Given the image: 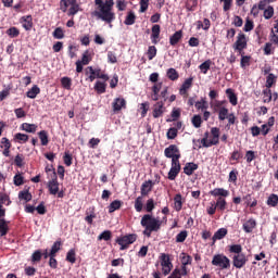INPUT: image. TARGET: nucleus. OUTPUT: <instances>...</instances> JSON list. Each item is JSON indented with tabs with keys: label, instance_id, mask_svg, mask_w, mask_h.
I'll return each instance as SVG.
<instances>
[{
	"label": "nucleus",
	"instance_id": "45",
	"mask_svg": "<svg viewBox=\"0 0 278 278\" xmlns=\"http://www.w3.org/2000/svg\"><path fill=\"white\" fill-rule=\"evenodd\" d=\"M212 66V60H206L202 64L199 65V68L203 75H207V71H210Z\"/></svg>",
	"mask_w": 278,
	"mask_h": 278
},
{
	"label": "nucleus",
	"instance_id": "46",
	"mask_svg": "<svg viewBox=\"0 0 278 278\" xmlns=\"http://www.w3.org/2000/svg\"><path fill=\"white\" fill-rule=\"evenodd\" d=\"M79 62L83 63L84 66H88V64H90V62H92V56L90 55V51L86 50L83 53L81 60Z\"/></svg>",
	"mask_w": 278,
	"mask_h": 278
},
{
	"label": "nucleus",
	"instance_id": "53",
	"mask_svg": "<svg viewBox=\"0 0 278 278\" xmlns=\"http://www.w3.org/2000/svg\"><path fill=\"white\" fill-rule=\"evenodd\" d=\"M197 5H199V0H188L186 9L188 12H194V10H197Z\"/></svg>",
	"mask_w": 278,
	"mask_h": 278
},
{
	"label": "nucleus",
	"instance_id": "6",
	"mask_svg": "<svg viewBox=\"0 0 278 278\" xmlns=\"http://www.w3.org/2000/svg\"><path fill=\"white\" fill-rule=\"evenodd\" d=\"M138 240V235L130 233L125 235L116 240L117 244H119V251H127L129 249V244H134Z\"/></svg>",
	"mask_w": 278,
	"mask_h": 278
},
{
	"label": "nucleus",
	"instance_id": "25",
	"mask_svg": "<svg viewBox=\"0 0 278 278\" xmlns=\"http://www.w3.org/2000/svg\"><path fill=\"white\" fill-rule=\"evenodd\" d=\"M160 31L161 27L160 25L155 24L152 26V34H151V40L153 45H157L160 42Z\"/></svg>",
	"mask_w": 278,
	"mask_h": 278
},
{
	"label": "nucleus",
	"instance_id": "37",
	"mask_svg": "<svg viewBox=\"0 0 278 278\" xmlns=\"http://www.w3.org/2000/svg\"><path fill=\"white\" fill-rule=\"evenodd\" d=\"M244 157V154L242 153V150H235L230 154V162H240Z\"/></svg>",
	"mask_w": 278,
	"mask_h": 278
},
{
	"label": "nucleus",
	"instance_id": "60",
	"mask_svg": "<svg viewBox=\"0 0 278 278\" xmlns=\"http://www.w3.org/2000/svg\"><path fill=\"white\" fill-rule=\"evenodd\" d=\"M142 197H143V195H139V197L135 200V210H136V212H142V207H143Z\"/></svg>",
	"mask_w": 278,
	"mask_h": 278
},
{
	"label": "nucleus",
	"instance_id": "49",
	"mask_svg": "<svg viewBox=\"0 0 278 278\" xmlns=\"http://www.w3.org/2000/svg\"><path fill=\"white\" fill-rule=\"evenodd\" d=\"M207 138H210V131H205L204 137L201 140H197V142L201 143L200 146H198V149H202V147L204 149H206L207 146H205V144H208V142H210V140Z\"/></svg>",
	"mask_w": 278,
	"mask_h": 278
},
{
	"label": "nucleus",
	"instance_id": "54",
	"mask_svg": "<svg viewBox=\"0 0 278 278\" xmlns=\"http://www.w3.org/2000/svg\"><path fill=\"white\" fill-rule=\"evenodd\" d=\"M210 108V104H207V101L205 99H201V101L195 102V109L201 110L204 112V110H207Z\"/></svg>",
	"mask_w": 278,
	"mask_h": 278
},
{
	"label": "nucleus",
	"instance_id": "62",
	"mask_svg": "<svg viewBox=\"0 0 278 278\" xmlns=\"http://www.w3.org/2000/svg\"><path fill=\"white\" fill-rule=\"evenodd\" d=\"M40 260H42V251L37 250L31 255V262L36 264V262H40Z\"/></svg>",
	"mask_w": 278,
	"mask_h": 278
},
{
	"label": "nucleus",
	"instance_id": "58",
	"mask_svg": "<svg viewBox=\"0 0 278 278\" xmlns=\"http://www.w3.org/2000/svg\"><path fill=\"white\" fill-rule=\"evenodd\" d=\"M191 123L195 129H199V127H201L203 124V119L201 118V115H194L191 119Z\"/></svg>",
	"mask_w": 278,
	"mask_h": 278
},
{
	"label": "nucleus",
	"instance_id": "26",
	"mask_svg": "<svg viewBox=\"0 0 278 278\" xmlns=\"http://www.w3.org/2000/svg\"><path fill=\"white\" fill-rule=\"evenodd\" d=\"M228 233V230L227 228H219L215 233L214 236L212 237V244H216V240H223V238H225V236H227Z\"/></svg>",
	"mask_w": 278,
	"mask_h": 278
},
{
	"label": "nucleus",
	"instance_id": "1",
	"mask_svg": "<svg viewBox=\"0 0 278 278\" xmlns=\"http://www.w3.org/2000/svg\"><path fill=\"white\" fill-rule=\"evenodd\" d=\"M96 10L91 12V16L98 21H103L106 25L112 27V23L116 21V13H114V0H94Z\"/></svg>",
	"mask_w": 278,
	"mask_h": 278
},
{
	"label": "nucleus",
	"instance_id": "20",
	"mask_svg": "<svg viewBox=\"0 0 278 278\" xmlns=\"http://www.w3.org/2000/svg\"><path fill=\"white\" fill-rule=\"evenodd\" d=\"M194 170H199V164L194 162L186 163L184 167L185 175H188V177H190L191 175H194Z\"/></svg>",
	"mask_w": 278,
	"mask_h": 278
},
{
	"label": "nucleus",
	"instance_id": "3",
	"mask_svg": "<svg viewBox=\"0 0 278 278\" xmlns=\"http://www.w3.org/2000/svg\"><path fill=\"white\" fill-rule=\"evenodd\" d=\"M60 10L63 13L67 12V16H75L79 12V3L77 0H60Z\"/></svg>",
	"mask_w": 278,
	"mask_h": 278
},
{
	"label": "nucleus",
	"instance_id": "4",
	"mask_svg": "<svg viewBox=\"0 0 278 278\" xmlns=\"http://www.w3.org/2000/svg\"><path fill=\"white\" fill-rule=\"evenodd\" d=\"M247 47H249V40L247 39V35L242 31L238 33L237 39L232 45V49H235V51H238L240 55H244V49H247Z\"/></svg>",
	"mask_w": 278,
	"mask_h": 278
},
{
	"label": "nucleus",
	"instance_id": "52",
	"mask_svg": "<svg viewBox=\"0 0 278 278\" xmlns=\"http://www.w3.org/2000/svg\"><path fill=\"white\" fill-rule=\"evenodd\" d=\"M66 262H70V264H75L77 262V257L75 254V250L71 249L66 254Z\"/></svg>",
	"mask_w": 278,
	"mask_h": 278
},
{
	"label": "nucleus",
	"instance_id": "39",
	"mask_svg": "<svg viewBox=\"0 0 278 278\" xmlns=\"http://www.w3.org/2000/svg\"><path fill=\"white\" fill-rule=\"evenodd\" d=\"M266 204H267L269 207H277V205H278V195L275 194V193H271V194L267 198Z\"/></svg>",
	"mask_w": 278,
	"mask_h": 278
},
{
	"label": "nucleus",
	"instance_id": "30",
	"mask_svg": "<svg viewBox=\"0 0 278 278\" xmlns=\"http://www.w3.org/2000/svg\"><path fill=\"white\" fill-rule=\"evenodd\" d=\"M182 207H184V201L181 198V193H178L174 197V210L176 212H181Z\"/></svg>",
	"mask_w": 278,
	"mask_h": 278
},
{
	"label": "nucleus",
	"instance_id": "2",
	"mask_svg": "<svg viewBox=\"0 0 278 278\" xmlns=\"http://www.w3.org/2000/svg\"><path fill=\"white\" fill-rule=\"evenodd\" d=\"M141 227L144 228L143 236L151 238V233L157 232L162 229V220L155 218L151 214H146L141 217Z\"/></svg>",
	"mask_w": 278,
	"mask_h": 278
},
{
	"label": "nucleus",
	"instance_id": "43",
	"mask_svg": "<svg viewBox=\"0 0 278 278\" xmlns=\"http://www.w3.org/2000/svg\"><path fill=\"white\" fill-rule=\"evenodd\" d=\"M15 142L25 143L29 140V135H25L23 132H17L14 135Z\"/></svg>",
	"mask_w": 278,
	"mask_h": 278
},
{
	"label": "nucleus",
	"instance_id": "7",
	"mask_svg": "<svg viewBox=\"0 0 278 278\" xmlns=\"http://www.w3.org/2000/svg\"><path fill=\"white\" fill-rule=\"evenodd\" d=\"M164 155L165 157L172 160V162H174V160L176 162H179V160L181 159V152L179 151V148L176 144H170L169 147H167L164 150Z\"/></svg>",
	"mask_w": 278,
	"mask_h": 278
},
{
	"label": "nucleus",
	"instance_id": "12",
	"mask_svg": "<svg viewBox=\"0 0 278 278\" xmlns=\"http://www.w3.org/2000/svg\"><path fill=\"white\" fill-rule=\"evenodd\" d=\"M247 262H249V257H247L244 253L235 254L232 256V266L235 268H244V266H247Z\"/></svg>",
	"mask_w": 278,
	"mask_h": 278
},
{
	"label": "nucleus",
	"instance_id": "11",
	"mask_svg": "<svg viewBox=\"0 0 278 278\" xmlns=\"http://www.w3.org/2000/svg\"><path fill=\"white\" fill-rule=\"evenodd\" d=\"M164 101H157L152 108L153 118H162L166 114V106Z\"/></svg>",
	"mask_w": 278,
	"mask_h": 278
},
{
	"label": "nucleus",
	"instance_id": "28",
	"mask_svg": "<svg viewBox=\"0 0 278 278\" xmlns=\"http://www.w3.org/2000/svg\"><path fill=\"white\" fill-rule=\"evenodd\" d=\"M108 88V84L101 80H97L93 87V90L97 91V94H105V90Z\"/></svg>",
	"mask_w": 278,
	"mask_h": 278
},
{
	"label": "nucleus",
	"instance_id": "57",
	"mask_svg": "<svg viewBox=\"0 0 278 278\" xmlns=\"http://www.w3.org/2000/svg\"><path fill=\"white\" fill-rule=\"evenodd\" d=\"M257 155L255 154V151L253 150H249L245 152V162L248 164H251V162H253V160H256Z\"/></svg>",
	"mask_w": 278,
	"mask_h": 278
},
{
	"label": "nucleus",
	"instance_id": "50",
	"mask_svg": "<svg viewBox=\"0 0 278 278\" xmlns=\"http://www.w3.org/2000/svg\"><path fill=\"white\" fill-rule=\"evenodd\" d=\"M61 86L65 89V90H71V86H73V80L70 77H63L61 78Z\"/></svg>",
	"mask_w": 278,
	"mask_h": 278
},
{
	"label": "nucleus",
	"instance_id": "42",
	"mask_svg": "<svg viewBox=\"0 0 278 278\" xmlns=\"http://www.w3.org/2000/svg\"><path fill=\"white\" fill-rule=\"evenodd\" d=\"M263 103H270V101H273V90L269 88L263 90Z\"/></svg>",
	"mask_w": 278,
	"mask_h": 278
},
{
	"label": "nucleus",
	"instance_id": "9",
	"mask_svg": "<svg viewBox=\"0 0 278 278\" xmlns=\"http://www.w3.org/2000/svg\"><path fill=\"white\" fill-rule=\"evenodd\" d=\"M180 262L181 265L179 269L182 270V275H190V269H188V266L192 264V256H190L186 252H182L180 254Z\"/></svg>",
	"mask_w": 278,
	"mask_h": 278
},
{
	"label": "nucleus",
	"instance_id": "51",
	"mask_svg": "<svg viewBox=\"0 0 278 278\" xmlns=\"http://www.w3.org/2000/svg\"><path fill=\"white\" fill-rule=\"evenodd\" d=\"M229 109L227 108H220L218 111V119L219 121H226V118H228L229 116Z\"/></svg>",
	"mask_w": 278,
	"mask_h": 278
},
{
	"label": "nucleus",
	"instance_id": "64",
	"mask_svg": "<svg viewBox=\"0 0 278 278\" xmlns=\"http://www.w3.org/2000/svg\"><path fill=\"white\" fill-rule=\"evenodd\" d=\"M254 27H255V24L253 23V21L250 18H247L243 27V31H253Z\"/></svg>",
	"mask_w": 278,
	"mask_h": 278
},
{
	"label": "nucleus",
	"instance_id": "23",
	"mask_svg": "<svg viewBox=\"0 0 278 278\" xmlns=\"http://www.w3.org/2000/svg\"><path fill=\"white\" fill-rule=\"evenodd\" d=\"M242 200L244 201V205L247 207H257V199L253 198L251 193L243 195Z\"/></svg>",
	"mask_w": 278,
	"mask_h": 278
},
{
	"label": "nucleus",
	"instance_id": "56",
	"mask_svg": "<svg viewBox=\"0 0 278 278\" xmlns=\"http://www.w3.org/2000/svg\"><path fill=\"white\" fill-rule=\"evenodd\" d=\"M7 34L11 37V38H18V36H21V30H18V28L16 27H10L7 30Z\"/></svg>",
	"mask_w": 278,
	"mask_h": 278
},
{
	"label": "nucleus",
	"instance_id": "19",
	"mask_svg": "<svg viewBox=\"0 0 278 278\" xmlns=\"http://www.w3.org/2000/svg\"><path fill=\"white\" fill-rule=\"evenodd\" d=\"M155 182L153 180H146L141 185V197H149V193L153 190Z\"/></svg>",
	"mask_w": 278,
	"mask_h": 278
},
{
	"label": "nucleus",
	"instance_id": "16",
	"mask_svg": "<svg viewBox=\"0 0 278 278\" xmlns=\"http://www.w3.org/2000/svg\"><path fill=\"white\" fill-rule=\"evenodd\" d=\"M0 149H3L2 155H4V157H10V149H12V142H10V139H8V137H3L1 139Z\"/></svg>",
	"mask_w": 278,
	"mask_h": 278
},
{
	"label": "nucleus",
	"instance_id": "44",
	"mask_svg": "<svg viewBox=\"0 0 278 278\" xmlns=\"http://www.w3.org/2000/svg\"><path fill=\"white\" fill-rule=\"evenodd\" d=\"M277 84V76H275V74H268V76L266 77V84H265V87L266 88H269L271 86H275Z\"/></svg>",
	"mask_w": 278,
	"mask_h": 278
},
{
	"label": "nucleus",
	"instance_id": "55",
	"mask_svg": "<svg viewBox=\"0 0 278 278\" xmlns=\"http://www.w3.org/2000/svg\"><path fill=\"white\" fill-rule=\"evenodd\" d=\"M98 240H104L105 242H109V240H112V231L104 230L102 233L98 236Z\"/></svg>",
	"mask_w": 278,
	"mask_h": 278
},
{
	"label": "nucleus",
	"instance_id": "33",
	"mask_svg": "<svg viewBox=\"0 0 278 278\" xmlns=\"http://www.w3.org/2000/svg\"><path fill=\"white\" fill-rule=\"evenodd\" d=\"M215 207L218 210V212H225L227 210V200L225 198H217Z\"/></svg>",
	"mask_w": 278,
	"mask_h": 278
},
{
	"label": "nucleus",
	"instance_id": "61",
	"mask_svg": "<svg viewBox=\"0 0 278 278\" xmlns=\"http://www.w3.org/2000/svg\"><path fill=\"white\" fill-rule=\"evenodd\" d=\"M62 247V241H55L50 250V255H54L60 251V248Z\"/></svg>",
	"mask_w": 278,
	"mask_h": 278
},
{
	"label": "nucleus",
	"instance_id": "18",
	"mask_svg": "<svg viewBox=\"0 0 278 278\" xmlns=\"http://www.w3.org/2000/svg\"><path fill=\"white\" fill-rule=\"evenodd\" d=\"M20 22L22 23V27H24L26 31H31V28L34 27V18L31 17V15L22 16Z\"/></svg>",
	"mask_w": 278,
	"mask_h": 278
},
{
	"label": "nucleus",
	"instance_id": "32",
	"mask_svg": "<svg viewBox=\"0 0 278 278\" xmlns=\"http://www.w3.org/2000/svg\"><path fill=\"white\" fill-rule=\"evenodd\" d=\"M38 138L41 142V147H47L49 144V132L47 130H40L38 132Z\"/></svg>",
	"mask_w": 278,
	"mask_h": 278
},
{
	"label": "nucleus",
	"instance_id": "14",
	"mask_svg": "<svg viewBox=\"0 0 278 278\" xmlns=\"http://www.w3.org/2000/svg\"><path fill=\"white\" fill-rule=\"evenodd\" d=\"M86 75H96L97 79H103L104 81L110 80V76L102 74L101 68L93 70L92 66L87 67Z\"/></svg>",
	"mask_w": 278,
	"mask_h": 278
},
{
	"label": "nucleus",
	"instance_id": "21",
	"mask_svg": "<svg viewBox=\"0 0 278 278\" xmlns=\"http://www.w3.org/2000/svg\"><path fill=\"white\" fill-rule=\"evenodd\" d=\"M211 197H218L222 199H226V197H229V190H226L224 188H215L210 191Z\"/></svg>",
	"mask_w": 278,
	"mask_h": 278
},
{
	"label": "nucleus",
	"instance_id": "63",
	"mask_svg": "<svg viewBox=\"0 0 278 278\" xmlns=\"http://www.w3.org/2000/svg\"><path fill=\"white\" fill-rule=\"evenodd\" d=\"M178 130L175 127H172L167 130V139L175 140L177 138Z\"/></svg>",
	"mask_w": 278,
	"mask_h": 278
},
{
	"label": "nucleus",
	"instance_id": "34",
	"mask_svg": "<svg viewBox=\"0 0 278 278\" xmlns=\"http://www.w3.org/2000/svg\"><path fill=\"white\" fill-rule=\"evenodd\" d=\"M263 16L265 21H270V18L275 16V8H273V5H268L264 9Z\"/></svg>",
	"mask_w": 278,
	"mask_h": 278
},
{
	"label": "nucleus",
	"instance_id": "59",
	"mask_svg": "<svg viewBox=\"0 0 278 278\" xmlns=\"http://www.w3.org/2000/svg\"><path fill=\"white\" fill-rule=\"evenodd\" d=\"M53 38H55L56 40H62V38H64V30L62 29V27H56L52 34Z\"/></svg>",
	"mask_w": 278,
	"mask_h": 278
},
{
	"label": "nucleus",
	"instance_id": "38",
	"mask_svg": "<svg viewBox=\"0 0 278 278\" xmlns=\"http://www.w3.org/2000/svg\"><path fill=\"white\" fill-rule=\"evenodd\" d=\"M18 199H21L22 201H26V203H29V201H31L33 199V195L29 190H23L18 192Z\"/></svg>",
	"mask_w": 278,
	"mask_h": 278
},
{
	"label": "nucleus",
	"instance_id": "10",
	"mask_svg": "<svg viewBox=\"0 0 278 278\" xmlns=\"http://www.w3.org/2000/svg\"><path fill=\"white\" fill-rule=\"evenodd\" d=\"M179 173H181V163L176 160L172 161V167L167 174V179H169V181H175Z\"/></svg>",
	"mask_w": 278,
	"mask_h": 278
},
{
	"label": "nucleus",
	"instance_id": "35",
	"mask_svg": "<svg viewBox=\"0 0 278 278\" xmlns=\"http://www.w3.org/2000/svg\"><path fill=\"white\" fill-rule=\"evenodd\" d=\"M40 92V87H38L37 85L33 86L27 92H26V97L28 99H36V97H38V93Z\"/></svg>",
	"mask_w": 278,
	"mask_h": 278
},
{
	"label": "nucleus",
	"instance_id": "5",
	"mask_svg": "<svg viewBox=\"0 0 278 278\" xmlns=\"http://www.w3.org/2000/svg\"><path fill=\"white\" fill-rule=\"evenodd\" d=\"M212 265L217 266L220 270L231 268V261L225 254H215L212 260Z\"/></svg>",
	"mask_w": 278,
	"mask_h": 278
},
{
	"label": "nucleus",
	"instance_id": "41",
	"mask_svg": "<svg viewBox=\"0 0 278 278\" xmlns=\"http://www.w3.org/2000/svg\"><path fill=\"white\" fill-rule=\"evenodd\" d=\"M8 231H10V227L8 226V220L0 219V236H8Z\"/></svg>",
	"mask_w": 278,
	"mask_h": 278
},
{
	"label": "nucleus",
	"instance_id": "22",
	"mask_svg": "<svg viewBox=\"0 0 278 278\" xmlns=\"http://www.w3.org/2000/svg\"><path fill=\"white\" fill-rule=\"evenodd\" d=\"M256 227L257 222L253 218H250L243 224V231H245V233H252L253 229H255Z\"/></svg>",
	"mask_w": 278,
	"mask_h": 278
},
{
	"label": "nucleus",
	"instance_id": "29",
	"mask_svg": "<svg viewBox=\"0 0 278 278\" xmlns=\"http://www.w3.org/2000/svg\"><path fill=\"white\" fill-rule=\"evenodd\" d=\"M184 38V31L177 30L173 36L169 37V45L175 47Z\"/></svg>",
	"mask_w": 278,
	"mask_h": 278
},
{
	"label": "nucleus",
	"instance_id": "27",
	"mask_svg": "<svg viewBox=\"0 0 278 278\" xmlns=\"http://www.w3.org/2000/svg\"><path fill=\"white\" fill-rule=\"evenodd\" d=\"M226 94L229 100V103H231L232 105H238V94H236V91H233V89H226Z\"/></svg>",
	"mask_w": 278,
	"mask_h": 278
},
{
	"label": "nucleus",
	"instance_id": "48",
	"mask_svg": "<svg viewBox=\"0 0 278 278\" xmlns=\"http://www.w3.org/2000/svg\"><path fill=\"white\" fill-rule=\"evenodd\" d=\"M229 253H233L235 255L242 254V245L240 244H231L228 248Z\"/></svg>",
	"mask_w": 278,
	"mask_h": 278
},
{
	"label": "nucleus",
	"instance_id": "24",
	"mask_svg": "<svg viewBox=\"0 0 278 278\" xmlns=\"http://www.w3.org/2000/svg\"><path fill=\"white\" fill-rule=\"evenodd\" d=\"M22 131H26V134H36L38 131V125L36 124H29V123H23L20 127Z\"/></svg>",
	"mask_w": 278,
	"mask_h": 278
},
{
	"label": "nucleus",
	"instance_id": "36",
	"mask_svg": "<svg viewBox=\"0 0 278 278\" xmlns=\"http://www.w3.org/2000/svg\"><path fill=\"white\" fill-rule=\"evenodd\" d=\"M122 206H123V201L121 200H115L111 202V204L109 205V214H114V212H116V210H118Z\"/></svg>",
	"mask_w": 278,
	"mask_h": 278
},
{
	"label": "nucleus",
	"instance_id": "15",
	"mask_svg": "<svg viewBox=\"0 0 278 278\" xmlns=\"http://www.w3.org/2000/svg\"><path fill=\"white\" fill-rule=\"evenodd\" d=\"M192 81H194V78L189 77L182 83V85L179 89V94L181 97H188V91L192 88Z\"/></svg>",
	"mask_w": 278,
	"mask_h": 278
},
{
	"label": "nucleus",
	"instance_id": "47",
	"mask_svg": "<svg viewBox=\"0 0 278 278\" xmlns=\"http://www.w3.org/2000/svg\"><path fill=\"white\" fill-rule=\"evenodd\" d=\"M181 277H188V274H184L182 269H179V267H176L167 278H181Z\"/></svg>",
	"mask_w": 278,
	"mask_h": 278
},
{
	"label": "nucleus",
	"instance_id": "40",
	"mask_svg": "<svg viewBox=\"0 0 278 278\" xmlns=\"http://www.w3.org/2000/svg\"><path fill=\"white\" fill-rule=\"evenodd\" d=\"M166 75L170 79V81H177V79H179V73L173 67L167 70Z\"/></svg>",
	"mask_w": 278,
	"mask_h": 278
},
{
	"label": "nucleus",
	"instance_id": "17",
	"mask_svg": "<svg viewBox=\"0 0 278 278\" xmlns=\"http://www.w3.org/2000/svg\"><path fill=\"white\" fill-rule=\"evenodd\" d=\"M113 112H121L123 108H127V101L124 98H115L112 103Z\"/></svg>",
	"mask_w": 278,
	"mask_h": 278
},
{
	"label": "nucleus",
	"instance_id": "13",
	"mask_svg": "<svg viewBox=\"0 0 278 278\" xmlns=\"http://www.w3.org/2000/svg\"><path fill=\"white\" fill-rule=\"evenodd\" d=\"M48 189L50 194H58L60 192V182L58 181V173H53V176H51V180L48 181Z\"/></svg>",
	"mask_w": 278,
	"mask_h": 278
},
{
	"label": "nucleus",
	"instance_id": "31",
	"mask_svg": "<svg viewBox=\"0 0 278 278\" xmlns=\"http://www.w3.org/2000/svg\"><path fill=\"white\" fill-rule=\"evenodd\" d=\"M136 18H137L136 12L128 11L127 15L125 17V21H124V25H128V26L135 25L136 24Z\"/></svg>",
	"mask_w": 278,
	"mask_h": 278
},
{
	"label": "nucleus",
	"instance_id": "8",
	"mask_svg": "<svg viewBox=\"0 0 278 278\" xmlns=\"http://www.w3.org/2000/svg\"><path fill=\"white\" fill-rule=\"evenodd\" d=\"M163 275H170L173 270V263L170 262V255L162 253L160 256Z\"/></svg>",
	"mask_w": 278,
	"mask_h": 278
}]
</instances>
